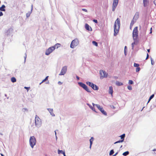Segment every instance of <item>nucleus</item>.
Wrapping results in <instances>:
<instances>
[{
  "label": "nucleus",
  "instance_id": "nucleus-1",
  "mask_svg": "<svg viewBox=\"0 0 156 156\" xmlns=\"http://www.w3.org/2000/svg\"><path fill=\"white\" fill-rule=\"evenodd\" d=\"M120 26V20H116L114 25V36H116L118 33Z\"/></svg>",
  "mask_w": 156,
  "mask_h": 156
},
{
  "label": "nucleus",
  "instance_id": "nucleus-2",
  "mask_svg": "<svg viewBox=\"0 0 156 156\" xmlns=\"http://www.w3.org/2000/svg\"><path fill=\"white\" fill-rule=\"evenodd\" d=\"M35 125L37 127L40 126L42 124L40 118L37 115H36L35 119Z\"/></svg>",
  "mask_w": 156,
  "mask_h": 156
},
{
  "label": "nucleus",
  "instance_id": "nucleus-3",
  "mask_svg": "<svg viewBox=\"0 0 156 156\" xmlns=\"http://www.w3.org/2000/svg\"><path fill=\"white\" fill-rule=\"evenodd\" d=\"M30 144L31 147L33 148L36 143V140L34 136H31L30 139Z\"/></svg>",
  "mask_w": 156,
  "mask_h": 156
},
{
  "label": "nucleus",
  "instance_id": "nucleus-4",
  "mask_svg": "<svg viewBox=\"0 0 156 156\" xmlns=\"http://www.w3.org/2000/svg\"><path fill=\"white\" fill-rule=\"evenodd\" d=\"M79 43V41L78 39H76L73 40L70 44V47L71 48H73L76 46H77Z\"/></svg>",
  "mask_w": 156,
  "mask_h": 156
},
{
  "label": "nucleus",
  "instance_id": "nucleus-5",
  "mask_svg": "<svg viewBox=\"0 0 156 156\" xmlns=\"http://www.w3.org/2000/svg\"><path fill=\"white\" fill-rule=\"evenodd\" d=\"M138 27H135L133 31V36L134 39H136L137 38L138 36Z\"/></svg>",
  "mask_w": 156,
  "mask_h": 156
},
{
  "label": "nucleus",
  "instance_id": "nucleus-6",
  "mask_svg": "<svg viewBox=\"0 0 156 156\" xmlns=\"http://www.w3.org/2000/svg\"><path fill=\"white\" fill-rule=\"evenodd\" d=\"M55 49V47H51L49 48L48 49L46 50L45 52V55H49Z\"/></svg>",
  "mask_w": 156,
  "mask_h": 156
},
{
  "label": "nucleus",
  "instance_id": "nucleus-7",
  "mask_svg": "<svg viewBox=\"0 0 156 156\" xmlns=\"http://www.w3.org/2000/svg\"><path fill=\"white\" fill-rule=\"evenodd\" d=\"M84 89L86 90L87 92H90V91L88 88L87 86L84 83H82V82H79L78 83Z\"/></svg>",
  "mask_w": 156,
  "mask_h": 156
},
{
  "label": "nucleus",
  "instance_id": "nucleus-8",
  "mask_svg": "<svg viewBox=\"0 0 156 156\" xmlns=\"http://www.w3.org/2000/svg\"><path fill=\"white\" fill-rule=\"evenodd\" d=\"M96 106L98 108V109L100 110V111L103 114L105 115H107V114L106 112L104 111V109L102 107H101L99 105H96Z\"/></svg>",
  "mask_w": 156,
  "mask_h": 156
},
{
  "label": "nucleus",
  "instance_id": "nucleus-9",
  "mask_svg": "<svg viewBox=\"0 0 156 156\" xmlns=\"http://www.w3.org/2000/svg\"><path fill=\"white\" fill-rule=\"evenodd\" d=\"M118 2L119 0H113L112 3V11H114L115 10L116 8L118 5Z\"/></svg>",
  "mask_w": 156,
  "mask_h": 156
},
{
  "label": "nucleus",
  "instance_id": "nucleus-10",
  "mask_svg": "<svg viewBox=\"0 0 156 156\" xmlns=\"http://www.w3.org/2000/svg\"><path fill=\"white\" fill-rule=\"evenodd\" d=\"M67 70V66H64L62 68L61 71L59 74V75H64L66 73Z\"/></svg>",
  "mask_w": 156,
  "mask_h": 156
},
{
  "label": "nucleus",
  "instance_id": "nucleus-11",
  "mask_svg": "<svg viewBox=\"0 0 156 156\" xmlns=\"http://www.w3.org/2000/svg\"><path fill=\"white\" fill-rule=\"evenodd\" d=\"M100 73L101 77H105L107 76L108 74L104 71L102 70H100Z\"/></svg>",
  "mask_w": 156,
  "mask_h": 156
},
{
  "label": "nucleus",
  "instance_id": "nucleus-12",
  "mask_svg": "<svg viewBox=\"0 0 156 156\" xmlns=\"http://www.w3.org/2000/svg\"><path fill=\"white\" fill-rule=\"evenodd\" d=\"M125 134H122V135H121L120 136V137H121V139H122V140H120L119 141H116L114 143V144H116V143H119L120 142H122L124 140V138L125 137Z\"/></svg>",
  "mask_w": 156,
  "mask_h": 156
},
{
  "label": "nucleus",
  "instance_id": "nucleus-13",
  "mask_svg": "<svg viewBox=\"0 0 156 156\" xmlns=\"http://www.w3.org/2000/svg\"><path fill=\"white\" fill-rule=\"evenodd\" d=\"M149 3V0H143V4L144 7H147Z\"/></svg>",
  "mask_w": 156,
  "mask_h": 156
},
{
  "label": "nucleus",
  "instance_id": "nucleus-14",
  "mask_svg": "<svg viewBox=\"0 0 156 156\" xmlns=\"http://www.w3.org/2000/svg\"><path fill=\"white\" fill-rule=\"evenodd\" d=\"M85 28L87 30L89 31H91L92 30L91 27L87 23H86L85 25Z\"/></svg>",
  "mask_w": 156,
  "mask_h": 156
},
{
  "label": "nucleus",
  "instance_id": "nucleus-15",
  "mask_svg": "<svg viewBox=\"0 0 156 156\" xmlns=\"http://www.w3.org/2000/svg\"><path fill=\"white\" fill-rule=\"evenodd\" d=\"M139 13L138 12H136L134 16L133 20H137L139 17Z\"/></svg>",
  "mask_w": 156,
  "mask_h": 156
},
{
  "label": "nucleus",
  "instance_id": "nucleus-16",
  "mask_svg": "<svg viewBox=\"0 0 156 156\" xmlns=\"http://www.w3.org/2000/svg\"><path fill=\"white\" fill-rule=\"evenodd\" d=\"M113 92V90L112 87V86L110 87H109V93L110 94L112 95V96Z\"/></svg>",
  "mask_w": 156,
  "mask_h": 156
},
{
  "label": "nucleus",
  "instance_id": "nucleus-17",
  "mask_svg": "<svg viewBox=\"0 0 156 156\" xmlns=\"http://www.w3.org/2000/svg\"><path fill=\"white\" fill-rule=\"evenodd\" d=\"M5 5H2V6L0 7V11H5Z\"/></svg>",
  "mask_w": 156,
  "mask_h": 156
},
{
  "label": "nucleus",
  "instance_id": "nucleus-18",
  "mask_svg": "<svg viewBox=\"0 0 156 156\" xmlns=\"http://www.w3.org/2000/svg\"><path fill=\"white\" fill-rule=\"evenodd\" d=\"M32 10H33V5H32L30 12H27V14H26V16L27 18H28L30 16V14L32 11Z\"/></svg>",
  "mask_w": 156,
  "mask_h": 156
},
{
  "label": "nucleus",
  "instance_id": "nucleus-19",
  "mask_svg": "<svg viewBox=\"0 0 156 156\" xmlns=\"http://www.w3.org/2000/svg\"><path fill=\"white\" fill-rule=\"evenodd\" d=\"M86 83L87 85H89L90 87H92L93 86H94V84L90 82H87Z\"/></svg>",
  "mask_w": 156,
  "mask_h": 156
},
{
  "label": "nucleus",
  "instance_id": "nucleus-20",
  "mask_svg": "<svg viewBox=\"0 0 156 156\" xmlns=\"http://www.w3.org/2000/svg\"><path fill=\"white\" fill-rule=\"evenodd\" d=\"M94 140V138L93 137H91L90 139V148L91 146V145L92 144Z\"/></svg>",
  "mask_w": 156,
  "mask_h": 156
},
{
  "label": "nucleus",
  "instance_id": "nucleus-21",
  "mask_svg": "<svg viewBox=\"0 0 156 156\" xmlns=\"http://www.w3.org/2000/svg\"><path fill=\"white\" fill-rule=\"evenodd\" d=\"M94 90H97L98 89V86H96V85L94 84V86H93L92 87Z\"/></svg>",
  "mask_w": 156,
  "mask_h": 156
},
{
  "label": "nucleus",
  "instance_id": "nucleus-22",
  "mask_svg": "<svg viewBox=\"0 0 156 156\" xmlns=\"http://www.w3.org/2000/svg\"><path fill=\"white\" fill-rule=\"evenodd\" d=\"M48 111L49 112L51 113V114L52 116H54V115L53 113V109L51 108H48Z\"/></svg>",
  "mask_w": 156,
  "mask_h": 156
},
{
  "label": "nucleus",
  "instance_id": "nucleus-23",
  "mask_svg": "<svg viewBox=\"0 0 156 156\" xmlns=\"http://www.w3.org/2000/svg\"><path fill=\"white\" fill-rule=\"evenodd\" d=\"M116 84L118 86H121L123 85V83H122L120 82L119 81H117Z\"/></svg>",
  "mask_w": 156,
  "mask_h": 156
},
{
  "label": "nucleus",
  "instance_id": "nucleus-24",
  "mask_svg": "<svg viewBox=\"0 0 156 156\" xmlns=\"http://www.w3.org/2000/svg\"><path fill=\"white\" fill-rule=\"evenodd\" d=\"M61 46V44L59 43L56 44L54 47H55V48H58V47H60Z\"/></svg>",
  "mask_w": 156,
  "mask_h": 156
},
{
  "label": "nucleus",
  "instance_id": "nucleus-25",
  "mask_svg": "<svg viewBox=\"0 0 156 156\" xmlns=\"http://www.w3.org/2000/svg\"><path fill=\"white\" fill-rule=\"evenodd\" d=\"M11 81L12 82L14 83L16 81V79L14 77H12L11 78Z\"/></svg>",
  "mask_w": 156,
  "mask_h": 156
},
{
  "label": "nucleus",
  "instance_id": "nucleus-26",
  "mask_svg": "<svg viewBox=\"0 0 156 156\" xmlns=\"http://www.w3.org/2000/svg\"><path fill=\"white\" fill-rule=\"evenodd\" d=\"M154 94H153L149 98V100L147 102V103H149V102L150 101V100L152 98H153V97H154Z\"/></svg>",
  "mask_w": 156,
  "mask_h": 156
},
{
  "label": "nucleus",
  "instance_id": "nucleus-27",
  "mask_svg": "<svg viewBox=\"0 0 156 156\" xmlns=\"http://www.w3.org/2000/svg\"><path fill=\"white\" fill-rule=\"evenodd\" d=\"M129 154V152L128 151H126L124 153H123L122 154L123 155L125 156H126L127 155H128Z\"/></svg>",
  "mask_w": 156,
  "mask_h": 156
},
{
  "label": "nucleus",
  "instance_id": "nucleus-28",
  "mask_svg": "<svg viewBox=\"0 0 156 156\" xmlns=\"http://www.w3.org/2000/svg\"><path fill=\"white\" fill-rule=\"evenodd\" d=\"M48 76H47L46 77V78H45V79H44V80H43L41 82L40 84H41L42 83L44 82L45 81H46L47 80H48Z\"/></svg>",
  "mask_w": 156,
  "mask_h": 156
},
{
  "label": "nucleus",
  "instance_id": "nucleus-29",
  "mask_svg": "<svg viewBox=\"0 0 156 156\" xmlns=\"http://www.w3.org/2000/svg\"><path fill=\"white\" fill-rule=\"evenodd\" d=\"M92 43L95 46H98V44L95 41H93Z\"/></svg>",
  "mask_w": 156,
  "mask_h": 156
},
{
  "label": "nucleus",
  "instance_id": "nucleus-30",
  "mask_svg": "<svg viewBox=\"0 0 156 156\" xmlns=\"http://www.w3.org/2000/svg\"><path fill=\"white\" fill-rule=\"evenodd\" d=\"M87 105L89 106L90 107V108L92 110H93V111H95V109L92 106H90L89 104H87Z\"/></svg>",
  "mask_w": 156,
  "mask_h": 156
},
{
  "label": "nucleus",
  "instance_id": "nucleus-31",
  "mask_svg": "<svg viewBox=\"0 0 156 156\" xmlns=\"http://www.w3.org/2000/svg\"><path fill=\"white\" fill-rule=\"evenodd\" d=\"M64 151H63L62 150H58V153L59 154H63V153L64 152Z\"/></svg>",
  "mask_w": 156,
  "mask_h": 156
},
{
  "label": "nucleus",
  "instance_id": "nucleus-32",
  "mask_svg": "<svg viewBox=\"0 0 156 156\" xmlns=\"http://www.w3.org/2000/svg\"><path fill=\"white\" fill-rule=\"evenodd\" d=\"M114 153V151L113 150H112L110 151L109 153V155H112V154H113Z\"/></svg>",
  "mask_w": 156,
  "mask_h": 156
},
{
  "label": "nucleus",
  "instance_id": "nucleus-33",
  "mask_svg": "<svg viewBox=\"0 0 156 156\" xmlns=\"http://www.w3.org/2000/svg\"><path fill=\"white\" fill-rule=\"evenodd\" d=\"M128 89L129 90H131L132 89V87L130 85H129L127 86Z\"/></svg>",
  "mask_w": 156,
  "mask_h": 156
},
{
  "label": "nucleus",
  "instance_id": "nucleus-34",
  "mask_svg": "<svg viewBox=\"0 0 156 156\" xmlns=\"http://www.w3.org/2000/svg\"><path fill=\"white\" fill-rule=\"evenodd\" d=\"M134 66L135 67H138L139 66V65L138 64L134 63Z\"/></svg>",
  "mask_w": 156,
  "mask_h": 156
},
{
  "label": "nucleus",
  "instance_id": "nucleus-35",
  "mask_svg": "<svg viewBox=\"0 0 156 156\" xmlns=\"http://www.w3.org/2000/svg\"><path fill=\"white\" fill-rule=\"evenodd\" d=\"M128 83L129 84H133V82L132 80H130L129 81Z\"/></svg>",
  "mask_w": 156,
  "mask_h": 156
},
{
  "label": "nucleus",
  "instance_id": "nucleus-36",
  "mask_svg": "<svg viewBox=\"0 0 156 156\" xmlns=\"http://www.w3.org/2000/svg\"><path fill=\"white\" fill-rule=\"evenodd\" d=\"M140 68L139 67H138L136 68V72H138L140 71Z\"/></svg>",
  "mask_w": 156,
  "mask_h": 156
},
{
  "label": "nucleus",
  "instance_id": "nucleus-37",
  "mask_svg": "<svg viewBox=\"0 0 156 156\" xmlns=\"http://www.w3.org/2000/svg\"><path fill=\"white\" fill-rule=\"evenodd\" d=\"M134 23V21L133 20L132 21L130 24V27H132Z\"/></svg>",
  "mask_w": 156,
  "mask_h": 156
},
{
  "label": "nucleus",
  "instance_id": "nucleus-38",
  "mask_svg": "<svg viewBox=\"0 0 156 156\" xmlns=\"http://www.w3.org/2000/svg\"><path fill=\"white\" fill-rule=\"evenodd\" d=\"M3 15V13L1 11H0V16H2Z\"/></svg>",
  "mask_w": 156,
  "mask_h": 156
},
{
  "label": "nucleus",
  "instance_id": "nucleus-39",
  "mask_svg": "<svg viewBox=\"0 0 156 156\" xmlns=\"http://www.w3.org/2000/svg\"><path fill=\"white\" fill-rule=\"evenodd\" d=\"M82 10L83 11H84V12H87V10L85 9H82Z\"/></svg>",
  "mask_w": 156,
  "mask_h": 156
},
{
  "label": "nucleus",
  "instance_id": "nucleus-40",
  "mask_svg": "<svg viewBox=\"0 0 156 156\" xmlns=\"http://www.w3.org/2000/svg\"><path fill=\"white\" fill-rule=\"evenodd\" d=\"M149 58V55L148 53L147 54V57L146 58V59H147Z\"/></svg>",
  "mask_w": 156,
  "mask_h": 156
},
{
  "label": "nucleus",
  "instance_id": "nucleus-41",
  "mask_svg": "<svg viewBox=\"0 0 156 156\" xmlns=\"http://www.w3.org/2000/svg\"><path fill=\"white\" fill-rule=\"evenodd\" d=\"M154 5L156 6V0H154Z\"/></svg>",
  "mask_w": 156,
  "mask_h": 156
},
{
  "label": "nucleus",
  "instance_id": "nucleus-42",
  "mask_svg": "<svg viewBox=\"0 0 156 156\" xmlns=\"http://www.w3.org/2000/svg\"><path fill=\"white\" fill-rule=\"evenodd\" d=\"M58 83L59 84V85H61V84H62V82H61L60 81H59L58 82Z\"/></svg>",
  "mask_w": 156,
  "mask_h": 156
},
{
  "label": "nucleus",
  "instance_id": "nucleus-43",
  "mask_svg": "<svg viewBox=\"0 0 156 156\" xmlns=\"http://www.w3.org/2000/svg\"><path fill=\"white\" fill-rule=\"evenodd\" d=\"M24 88L25 89H27V90L28 91V90H29V87H25Z\"/></svg>",
  "mask_w": 156,
  "mask_h": 156
},
{
  "label": "nucleus",
  "instance_id": "nucleus-44",
  "mask_svg": "<svg viewBox=\"0 0 156 156\" xmlns=\"http://www.w3.org/2000/svg\"><path fill=\"white\" fill-rule=\"evenodd\" d=\"M93 21L95 23H98V21L97 20H93Z\"/></svg>",
  "mask_w": 156,
  "mask_h": 156
},
{
  "label": "nucleus",
  "instance_id": "nucleus-45",
  "mask_svg": "<svg viewBox=\"0 0 156 156\" xmlns=\"http://www.w3.org/2000/svg\"><path fill=\"white\" fill-rule=\"evenodd\" d=\"M76 79H77L78 80H79L80 78H79V77L78 76H76Z\"/></svg>",
  "mask_w": 156,
  "mask_h": 156
},
{
  "label": "nucleus",
  "instance_id": "nucleus-46",
  "mask_svg": "<svg viewBox=\"0 0 156 156\" xmlns=\"http://www.w3.org/2000/svg\"><path fill=\"white\" fill-rule=\"evenodd\" d=\"M118 154V152L116 153L114 155H113V156H116V155Z\"/></svg>",
  "mask_w": 156,
  "mask_h": 156
},
{
  "label": "nucleus",
  "instance_id": "nucleus-47",
  "mask_svg": "<svg viewBox=\"0 0 156 156\" xmlns=\"http://www.w3.org/2000/svg\"><path fill=\"white\" fill-rule=\"evenodd\" d=\"M152 28H151V29H150V30H151V31H150V34H151L152 33Z\"/></svg>",
  "mask_w": 156,
  "mask_h": 156
},
{
  "label": "nucleus",
  "instance_id": "nucleus-48",
  "mask_svg": "<svg viewBox=\"0 0 156 156\" xmlns=\"http://www.w3.org/2000/svg\"><path fill=\"white\" fill-rule=\"evenodd\" d=\"M64 155V156H66V155L65 154V152L63 153V154Z\"/></svg>",
  "mask_w": 156,
  "mask_h": 156
},
{
  "label": "nucleus",
  "instance_id": "nucleus-49",
  "mask_svg": "<svg viewBox=\"0 0 156 156\" xmlns=\"http://www.w3.org/2000/svg\"><path fill=\"white\" fill-rule=\"evenodd\" d=\"M134 44V43H133L132 44V46L133 48V45H133V44Z\"/></svg>",
  "mask_w": 156,
  "mask_h": 156
},
{
  "label": "nucleus",
  "instance_id": "nucleus-50",
  "mask_svg": "<svg viewBox=\"0 0 156 156\" xmlns=\"http://www.w3.org/2000/svg\"><path fill=\"white\" fill-rule=\"evenodd\" d=\"M126 46H125V53H126L125 49H126Z\"/></svg>",
  "mask_w": 156,
  "mask_h": 156
},
{
  "label": "nucleus",
  "instance_id": "nucleus-51",
  "mask_svg": "<svg viewBox=\"0 0 156 156\" xmlns=\"http://www.w3.org/2000/svg\"><path fill=\"white\" fill-rule=\"evenodd\" d=\"M147 51H148V52H150V49H147Z\"/></svg>",
  "mask_w": 156,
  "mask_h": 156
},
{
  "label": "nucleus",
  "instance_id": "nucleus-52",
  "mask_svg": "<svg viewBox=\"0 0 156 156\" xmlns=\"http://www.w3.org/2000/svg\"><path fill=\"white\" fill-rule=\"evenodd\" d=\"M153 151H156V149H154L153 150Z\"/></svg>",
  "mask_w": 156,
  "mask_h": 156
},
{
  "label": "nucleus",
  "instance_id": "nucleus-53",
  "mask_svg": "<svg viewBox=\"0 0 156 156\" xmlns=\"http://www.w3.org/2000/svg\"><path fill=\"white\" fill-rule=\"evenodd\" d=\"M92 104H93V106H96V104H94V103H93Z\"/></svg>",
  "mask_w": 156,
  "mask_h": 156
},
{
  "label": "nucleus",
  "instance_id": "nucleus-54",
  "mask_svg": "<svg viewBox=\"0 0 156 156\" xmlns=\"http://www.w3.org/2000/svg\"><path fill=\"white\" fill-rule=\"evenodd\" d=\"M1 155L2 156H4L3 154H1Z\"/></svg>",
  "mask_w": 156,
  "mask_h": 156
},
{
  "label": "nucleus",
  "instance_id": "nucleus-55",
  "mask_svg": "<svg viewBox=\"0 0 156 156\" xmlns=\"http://www.w3.org/2000/svg\"><path fill=\"white\" fill-rule=\"evenodd\" d=\"M151 64H152V65H153V62H152V61H151Z\"/></svg>",
  "mask_w": 156,
  "mask_h": 156
},
{
  "label": "nucleus",
  "instance_id": "nucleus-56",
  "mask_svg": "<svg viewBox=\"0 0 156 156\" xmlns=\"http://www.w3.org/2000/svg\"><path fill=\"white\" fill-rule=\"evenodd\" d=\"M116 20H119V18H117L116 19Z\"/></svg>",
  "mask_w": 156,
  "mask_h": 156
}]
</instances>
